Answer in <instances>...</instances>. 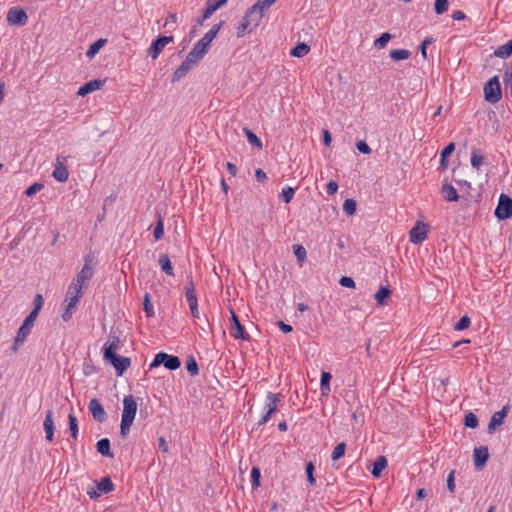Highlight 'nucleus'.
I'll list each match as a JSON object with an SVG mask.
<instances>
[{
	"label": "nucleus",
	"mask_w": 512,
	"mask_h": 512,
	"mask_svg": "<svg viewBox=\"0 0 512 512\" xmlns=\"http://www.w3.org/2000/svg\"><path fill=\"white\" fill-rule=\"evenodd\" d=\"M448 6H449L448 0H435V3H434L435 13L438 15L445 13L448 10Z\"/></svg>",
	"instance_id": "nucleus-48"
},
{
	"label": "nucleus",
	"mask_w": 512,
	"mask_h": 512,
	"mask_svg": "<svg viewBox=\"0 0 512 512\" xmlns=\"http://www.w3.org/2000/svg\"><path fill=\"white\" fill-rule=\"evenodd\" d=\"M447 488L450 493L455 492V471L452 470L447 477Z\"/></svg>",
	"instance_id": "nucleus-56"
},
{
	"label": "nucleus",
	"mask_w": 512,
	"mask_h": 512,
	"mask_svg": "<svg viewBox=\"0 0 512 512\" xmlns=\"http://www.w3.org/2000/svg\"><path fill=\"white\" fill-rule=\"evenodd\" d=\"M331 378H332V376L329 372H323L321 375L320 387H321L322 395H324V396H328V394L330 393Z\"/></svg>",
	"instance_id": "nucleus-34"
},
{
	"label": "nucleus",
	"mask_w": 512,
	"mask_h": 512,
	"mask_svg": "<svg viewBox=\"0 0 512 512\" xmlns=\"http://www.w3.org/2000/svg\"><path fill=\"white\" fill-rule=\"evenodd\" d=\"M507 413L508 406H504L500 411H497L492 415L487 428L489 434H493L494 431L496 430V427L500 426L503 423Z\"/></svg>",
	"instance_id": "nucleus-19"
},
{
	"label": "nucleus",
	"mask_w": 512,
	"mask_h": 512,
	"mask_svg": "<svg viewBox=\"0 0 512 512\" xmlns=\"http://www.w3.org/2000/svg\"><path fill=\"white\" fill-rule=\"evenodd\" d=\"M441 192L443 197L449 202H454L459 199L456 189L451 184L445 183L442 186Z\"/></svg>",
	"instance_id": "nucleus-26"
},
{
	"label": "nucleus",
	"mask_w": 512,
	"mask_h": 512,
	"mask_svg": "<svg viewBox=\"0 0 512 512\" xmlns=\"http://www.w3.org/2000/svg\"><path fill=\"white\" fill-rule=\"evenodd\" d=\"M231 313V322H232V336L235 339L248 340L249 335L245 332L244 327L241 325L236 313L234 310H230Z\"/></svg>",
	"instance_id": "nucleus-15"
},
{
	"label": "nucleus",
	"mask_w": 512,
	"mask_h": 512,
	"mask_svg": "<svg viewBox=\"0 0 512 512\" xmlns=\"http://www.w3.org/2000/svg\"><path fill=\"white\" fill-rule=\"evenodd\" d=\"M28 16L26 12L17 7H12L9 9L7 14V21L11 25H25L27 22Z\"/></svg>",
	"instance_id": "nucleus-14"
},
{
	"label": "nucleus",
	"mask_w": 512,
	"mask_h": 512,
	"mask_svg": "<svg viewBox=\"0 0 512 512\" xmlns=\"http://www.w3.org/2000/svg\"><path fill=\"white\" fill-rule=\"evenodd\" d=\"M495 216L499 220H506L512 217V198L506 194H501L498 205L495 209Z\"/></svg>",
	"instance_id": "nucleus-8"
},
{
	"label": "nucleus",
	"mask_w": 512,
	"mask_h": 512,
	"mask_svg": "<svg viewBox=\"0 0 512 512\" xmlns=\"http://www.w3.org/2000/svg\"><path fill=\"white\" fill-rule=\"evenodd\" d=\"M260 470L258 467H253L251 470V478L253 486L258 487L260 485Z\"/></svg>",
	"instance_id": "nucleus-59"
},
{
	"label": "nucleus",
	"mask_w": 512,
	"mask_h": 512,
	"mask_svg": "<svg viewBox=\"0 0 512 512\" xmlns=\"http://www.w3.org/2000/svg\"><path fill=\"white\" fill-rule=\"evenodd\" d=\"M471 324V320L468 316H463L454 326V329L457 331L464 330L468 328Z\"/></svg>",
	"instance_id": "nucleus-51"
},
{
	"label": "nucleus",
	"mask_w": 512,
	"mask_h": 512,
	"mask_svg": "<svg viewBox=\"0 0 512 512\" xmlns=\"http://www.w3.org/2000/svg\"><path fill=\"white\" fill-rule=\"evenodd\" d=\"M484 98L490 104L498 103L502 98V90L498 76L490 78L483 87Z\"/></svg>",
	"instance_id": "nucleus-5"
},
{
	"label": "nucleus",
	"mask_w": 512,
	"mask_h": 512,
	"mask_svg": "<svg viewBox=\"0 0 512 512\" xmlns=\"http://www.w3.org/2000/svg\"><path fill=\"white\" fill-rule=\"evenodd\" d=\"M84 291L76 289L74 286H70L67 289L66 297L63 303L64 311L62 313V319L67 322L71 319L74 310L76 309Z\"/></svg>",
	"instance_id": "nucleus-3"
},
{
	"label": "nucleus",
	"mask_w": 512,
	"mask_h": 512,
	"mask_svg": "<svg viewBox=\"0 0 512 512\" xmlns=\"http://www.w3.org/2000/svg\"><path fill=\"white\" fill-rule=\"evenodd\" d=\"M277 325L279 329L284 333H289L292 331V326L284 323L283 321H278Z\"/></svg>",
	"instance_id": "nucleus-64"
},
{
	"label": "nucleus",
	"mask_w": 512,
	"mask_h": 512,
	"mask_svg": "<svg viewBox=\"0 0 512 512\" xmlns=\"http://www.w3.org/2000/svg\"><path fill=\"white\" fill-rule=\"evenodd\" d=\"M163 365L168 370H177L181 366V361L177 356L169 355L165 352H159L155 355L153 362L150 364V369Z\"/></svg>",
	"instance_id": "nucleus-7"
},
{
	"label": "nucleus",
	"mask_w": 512,
	"mask_h": 512,
	"mask_svg": "<svg viewBox=\"0 0 512 512\" xmlns=\"http://www.w3.org/2000/svg\"><path fill=\"white\" fill-rule=\"evenodd\" d=\"M427 237L426 226L417 224L410 230V241L413 244L422 243Z\"/></svg>",
	"instance_id": "nucleus-22"
},
{
	"label": "nucleus",
	"mask_w": 512,
	"mask_h": 512,
	"mask_svg": "<svg viewBox=\"0 0 512 512\" xmlns=\"http://www.w3.org/2000/svg\"><path fill=\"white\" fill-rule=\"evenodd\" d=\"M356 147L358 151L363 154H370L372 151L369 145L363 140L358 141L356 143Z\"/></svg>",
	"instance_id": "nucleus-60"
},
{
	"label": "nucleus",
	"mask_w": 512,
	"mask_h": 512,
	"mask_svg": "<svg viewBox=\"0 0 512 512\" xmlns=\"http://www.w3.org/2000/svg\"><path fill=\"white\" fill-rule=\"evenodd\" d=\"M294 254L298 261L302 262L306 259V250L301 245H294Z\"/></svg>",
	"instance_id": "nucleus-54"
},
{
	"label": "nucleus",
	"mask_w": 512,
	"mask_h": 512,
	"mask_svg": "<svg viewBox=\"0 0 512 512\" xmlns=\"http://www.w3.org/2000/svg\"><path fill=\"white\" fill-rule=\"evenodd\" d=\"M42 188H43V184H41V183H34V184H32L31 186H29L26 189L25 194L27 196H29V197L33 196L34 194L39 192Z\"/></svg>",
	"instance_id": "nucleus-57"
},
{
	"label": "nucleus",
	"mask_w": 512,
	"mask_h": 512,
	"mask_svg": "<svg viewBox=\"0 0 512 512\" xmlns=\"http://www.w3.org/2000/svg\"><path fill=\"white\" fill-rule=\"evenodd\" d=\"M310 51V47L306 43H298L292 50L291 55L294 57H303Z\"/></svg>",
	"instance_id": "nucleus-37"
},
{
	"label": "nucleus",
	"mask_w": 512,
	"mask_h": 512,
	"mask_svg": "<svg viewBox=\"0 0 512 512\" xmlns=\"http://www.w3.org/2000/svg\"><path fill=\"white\" fill-rule=\"evenodd\" d=\"M121 341L119 337H112V339L104 346V357L116 354V350L120 347Z\"/></svg>",
	"instance_id": "nucleus-29"
},
{
	"label": "nucleus",
	"mask_w": 512,
	"mask_h": 512,
	"mask_svg": "<svg viewBox=\"0 0 512 512\" xmlns=\"http://www.w3.org/2000/svg\"><path fill=\"white\" fill-rule=\"evenodd\" d=\"M143 309H144L147 317H153L154 316V310H153V306H152V303H151V300H150L149 293H146L144 295Z\"/></svg>",
	"instance_id": "nucleus-46"
},
{
	"label": "nucleus",
	"mask_w": 512,
	"mask_h": 512,
	"mask_svg": "<svg viewBox=\"0 0 512 512\" xmlns=\"http://www.w3.org/2000/svg\"><path fill=\"white\" fill-rule=\"evenodd\" d=\"M495 57L508 58L512 55V39L504 45L499 46L493 53Z\"/></svg>",
	"instance_id": "nucleus-30"
},
{
	"label": "nucleus",
	"mask_w": 512,
	"mask_h": 512,
	"mask_svg": "<svg viewBox=\"0 0 512 512\" xmlns=\"http://www.w3.org/2000/svg\"><path fill=\"white\" fill-rule=\"evenodd\" d=\"M294 194V189L291 187H287L282 190L280 197L286 204H288L292 201Z\"/></svg>",
	"instance_id": "nucleus-50"
},
{
	"label": "nucleus",
	"mask_w": 512,
	"mask_h": 512,
	"mask_svg": "<svg viewBox=\"0 0 512 512\" xmlns=\"http://www.w3.org/2000/svg\"><path fill=\"white\" fill-rule=\"evenodd\" d=\"M186 369L192 376L198 375V373H199L198 364L193 357H189V359L187 360Z\"/></svg>",
	"instance_id": "nucleus-49"
},
{
	"label": "nucleus",
	"mask_w": 512,
	"mask_h": 512,
	"mask_svg": "<svg viewBox=\"0 0 512 512\" xmlns=\"http://www.w3.org/2000/svg\"><path fill=\"white\" fill-rule=\"evenodd\" d=\"M185 296L189 307L198 305L195 288L192 279H189L185 286Z\"/></svg>",
	"instance_id": "nucleus-24"
},
{
	"label": "nucleus",
	"mask_w": 512,
	"mask_h": 512,
	"mask_svg": "<svg viewBox=\"0 0 512 512\" xmlns=\"http://www.w3.org/2000/svg\"><path fill=\"white\" fill-rule=\"evenodd\" d=\"M339 283L341 286L345 287V288H355V281L350 278V277H347V276H342L339 280Z\"/></svg>",
	"instance_id": "nucleus-58"
},
{
	"label": "nucleus",
	"mask_w": 512,
	"mask_h": 512,
	"mask_svg": "<svg viewBox=\"0 0 512 512\" xmlns=\"http://www.w3.org/2000/svg\"><path fill=\"white\" fill-rule=\"evenodd\" d=\"M210 44L207 43L202 38L194 45L193 49L188 53V55L194 59L196 62H199L205 54L208 52Z\"/></svg>",
	"instance_id": "nucleus-17"
},
{
	"label": "nucleus",
	"mask_w": 512,
	"mask_h": 512,
	"mask_svg": "<svg viewBox=\"0 0 512 512\" xmlns=\"http://www.w3.org/2000/svg\"><path fill=\"white\" fill-rule=\"evenodd\" d=\"M198 62L192 59L189 55L186 56V59L180 64V66L174 71L172 74L171 82L175 83L180 81L183 77L187 75V73L195 66Z\"/></svg>",
	"instance_id": "nucleus-11"
},
{
	"label": "nucleus",
	"mask_w": 512,
	"mask_h": 512,
	"mask_svg": "<svg viewBox=\"0 0 512 512\" xmlns=\"http://www.w3.org/2000/svg\"><path fill=\"white\" fill-rule=\"evenodd\" d=\"M454 150H455V144L453 142H451L441 151V157L447 158L448 156H450L453 153Z\"/></svg>",
	"instance_id": "nucleus-61"
},
{
	"label": "nucleus",
	"mask_w": 512,
	"mask_h": 512,
	"mask_svg": "<svg viewBox=\"0 0 512 512\" xmlns=\"http://www.w3.org/2000/svg\"><path fill=\"white\" fill-rule=\"evenodd\" d=\"M88 407L95 421L99 423H103L104 421H106L107 414L99 399H91Z\"/></svg>",
	"instance_id": "nucleus-13"
},
{
	"label": "nucleus",
	"mask_w": 512,
	"mask_h": 512,
	"mask_svg": "<svg viewBox=\"0 0 512 512\" xmlns=\"http://www.w3.org/2000/svg\"><path fill=\"white\" fill-rule=\"evenodd\" d=\"M44 303V299L41 294H37L34 298V309L31 312H35V315L38 316L39 311L41 310Z\"/></svg>",
	"instance_id": "nucleus-55"
},
{
	"label": "nucleus",
	"mask_w": 512,
	"mask_h": 512,
	"mask_svg": "<svg viewBox=\"0 0 512 512\" xmlns=\"http://www.w3.org/2000/svg\"><path fill=\"white\" fill-rule=\"evenodd\" d=\"M159 265L165 274L168 276H174L173 266L167 254H161L159 256Z\"/></svg>",
	"instance_id": "nucleus-28"
},
{
	"label": "nucleus",
	"mask_w": 512,
	"mask_h": 512,
	"mask_svg": "<svg viewBox=\"0 0 512 512\" xmlns=\"http://www.w3.org/2000/svg\"><path fill=\"white\" fill-rule=\"evenodd\" d=\"M137 413V402L132 395H126L123 399V411L120 424V435L126 438Z\"/></svg>",
	"instance_id": "nucleus-1"
},
{
	"label": "nucleus",
	"mask_w": 512,
	"mask_h": 512,
	"mask_svg": "<svg viewBox=\"0 0 512 512\" xmlns=\"http://www.w3.org/2000/svg\"><path fill=\"white\" fill-rule=\"evenodd\" d=\"M345 451H346V444L344 442H341L338 445H336V447L334 448L332 455H331L332 460L337 461L340 458H342L345 454Z\"/></svg>",
	"instance_id": "nucleus-42"
},
{
	"label": "nucleus",
	"mask_w": 512,
	"mask_h": 512,
	"mask_svg": "<svg viewBox=\"0 0 512 512\" xmlns=\"http://www.w3.org/2000/svg\"><path fill=\"white\" fill-rule=\"evenodd\" d=\"M223 24L224 21H221L220 23L212 26V28L202 37V39L205 40L207 43L211 44V42L214 40V38L217 36L218 32L222 28Z\"/></svg>",
	"instance_id": "nucleus-35"
},
{
	"label": "nucleus",
	"mask_w": 512,
	"mask_h": 512,
	"mask_svg": "<svg viewBox=\"0 0 512 512\" xmlns=\"http://www.w3.org/2000/svg\"><path fill=\"white\" fill-rule=\"evenodd\" d=\"M314 464L312 462H308L306 464V474H307V480L311 485H315L316 480L314 477Z\"/></svg>",
	"instance_id": "nucleus-52"
},
{
	"label": "nucleus",
	"mask_w": 512,
	"mask_h": 512,
	"mask_svg": "<svg viewBox=\"0 0 512 512\" xmlns=\"http://www.w3.org/2000/svg\"><path fill=\"white\" fill-rule=\"evenodd\" d=\"M263 18L261 11H258L254 6H251L245 13L237 27V36L243 37L245 33L251 32L258 27Z\"/></svg>",
	"instance_id": "nucleus-2"
},
{
	"label": "nucleus",
	"mask_w": 512,
	"mask_h": 512,
	"mask_svg": "<svg viewBox=\"0 0 512 512\" xmlns=\"http://www.w3.org/2000/svg\"><path fill=\"white\" fill-rule=\"evenodd\" d=\"M66 158L58 156L56 159L55 169L52 173L54 179L59 182H66L69 177V172L64 164Z\"/></svg>",
	"instance_id": "nucleus-16"
},
{
	"label": "nucleus",
	"mask_w": 512,
	"mask_h": 512,
	"mask_svg": "<svg viewBox=\"0 0 512 512\" xmlns=\"http://www.w3.org/2000/svg\"><path fill=\"white\" fill-rule=\"evenodd\" d=\"M92 256H85V263L82 269L77 273L76 277L71 282L70 286H74L76 289L84 290L88 282L91 280L94 274V267L92 265Z\"/></svg>",
	"instance_id": "nucleus-4"
},
{
	"label": "nucleus",
	"mask_w": 512,
	"mask_h": 512,
	"mask_svg": "<svg viewBox=\"0 0 512 512\" xmlns=\"http://www.w3.org/2000/svg\"><path fill=\"white\" fill-rule=\"evenodd\" d=\"M228 0H207L206 9L203 12V19H209L213 13L222 7Z\"/></svg>",
	"instance_id": "nucleus-23"
},
{
	"label": "nucleus",
	"mask_w": 512,
	"mask_h": 512,
	"mask_svg": "<svg viewBox=\"0 0 512 512\" xmlns=\"http://www.w3.org/2000/svg\"><path fill=\"white\" fill-rule=\"evenodd\" d=\"M173 41V36H159L151 43L148 49V55L152 59H157L165 46Z\"/></svg>",
	"instance_id": "nucleus-10"
},
{
	"label": "nucleus",
	"mask_w": 512,
	"mask_h": 512,
	"mask_svg": "<svg viewBox=\"0 0 512 512\" xmlns=\"http://www.w3.org/2000/svg\"><path fill=\"white\" fill-rule=\"evenodd\" d=\"M275 2L276 0H257L253 6L264 15V11L269 9Z\"/></svg>",
	"instance_id": "nucleus-45"
},
{
	"label": "nucleus",
	"mask_w": 512,
	"mask_h": 512,
	"mask_svg": "<svg viewBox=\"0 0 512 512\" xmlns=\"http://www.w3.org/2000/svg\"><path fill=\"white\" fill-rule=\"evenodd\" d=\"M411 53L410 51L406 49H395L390 51V58L393 61H401L408 59L410 57Z\"/></svg>",
	"instance_id": "nucleus-38"
},
{
	"label": "nucleus",
	"mask_w": 512,
	"mask_h": 512,
	"mask_svg": "<svg viewBox=\"0 0 512 512\" xmlns=\"http://www.w3.org/2000/svg\"><path fill=\"white\" fill-rule=\"evenodd\" d=\"M68 423H69V429L71 432V436L73 439H77L78 437V422L73 413H70L68 415Z\"/></svg>",
	"instance_id": "nucleus-39"
},
{
	"label": "nucleus",
	"mask_w": 512,
	"mask_h": 512,
	"mask_svg": "<svg viewBox=\"0 0 512 512\" xmlns=\"http://www.w3.org/2000/svg\"><path fill=\"white\" fill-rule=\"evenodd\" d=\"M473 456L475 468L477 470H481L489 458L488 448L486 446L475 448L473 451Z\"/></svg>",
	"instance_id": "nucleus-18"
},
{
	"label": "nucleus",
	"mask_w": 512,
	"mask_h": 512,
	"mask_svg": "<svg viewBox=\"0 0 512 512\" xmlns=\"http://www.w3.org/2000/svg\"><path fill=\"white\" fill-rule=\"evenodd\" d=\"M104 83L105 80L101 79L91 80L79 88L77 95L84 97L91 92L101 89Z\"/></svg>",
	"instance_id": "nucleus-20"
},
{
	"label": "nucleus",
	"mask_w": 512,
	"mask_h": 512,
	"mask_svg": "<svg viewBox=\"0 0 512 512\" xmlns=\"http://www.w3.org/2000/svg\"><path fill=\"white\" fill-rule=\"evenodd\" d=\"M106 43H107V39H104V38L98 39L97 41H95L94 43H92L89 46V48L86 52V56L90 59L93 58Z\"/></svg>",
	"instance_id": "nucleus-32"
},
{
	"label": "nucleus",
	"mask_w": 512,
	"mask_h": 512,
	"mask_svg": "<svg viewBox=\"0 0 512 512\" xmlns=\"http://www.w3.org/2000/svg\"><path fill=\"white\" fill-rule=\"evenodd\" d=\"M36 318L37 315H35V312H30V314L25 318L24 322L22 323L21 327L17 332L14 343L12 345V350L14 352H16L19 349V346L26 341Z\"/></svg>",
	"instance_id": "nucleus-6"
},
{
	"label": "nucleus",
	"mask_w": 512,
	"mask_h": 512,
	"mask_svg": "<svg viewBox=\"0 0 512 512\" xmlns=\"http://www.w3.org/2000/svg\"><path fill=\"white\" fill-rule=\"evenodd\" d=\"M155 240H160L164 235V222L163 218L159 215L158 221L153 232Z\"/></svg>",
	"instance_id": "nucleus-44"
},
{
	"label": "nucleus",
	"mask_w": 512,
	"mask_h": 512,
	"mask_svg": "<svg viewBox=\"0 0 512 512\" xmlns=\"http://www.w3.org/2000/svg\"><path fill=\"white\" fill-rule=\"evenodd\" d=\"M464 424L468 428H476L478 426L477 416L472 412L467 413L464 418Z\"/></svg>",
	"instance_id": "nucleus-47"
},
{
	"label": "nucleus",
	"mask_w": 512,
	"mask_h": 512,
	"mask_svg": "<svg viewBox=\"0 0 512 512\" xmlns=\"http://www.w3.org/2000/svg\"><path fill=\"white\" fill-rule=\"evenodd\" d=\"M356 208H357V204L354 199H346L343 203V211L348 216L354 215L356 212Z\"/></svg>",
	"instance_id": "nucleus-41"
},
{
	"label": "nucleus",
	"mask_w": 512,
	"mask_h": 512,
	"mask_svg": "<svg viewBox=\"0 0 512 512\" xmlns=\"http://www.w3.org/2000/svg\"><path fill=\"white\" fill-rule=\"evenodd\" d=\"M97 452L102 456L113 458L114 455L110 450V440L108 438H102L96 443Z\"/></svg>",
	"instance_id": "nucleus-25"
},
{
	"label": "nucleus",
	"mask_w": 512,
	"mask_h": 512,
	"mask_svg": "<svg viewBox=\"0 0 512 512\" xmlns=\"http://www.w3.org/2000/svg\"><path fill=\"white\" fill-rule=\"evenodd\" d=\"M392 38V35L388 32L381 34L379 38L374 41V46L378 49L384 48Z\"/></svg>",
	"instance_id": "nucleus-43"
},
{
	"label": "nucleus",
	"mask_w": 512,
	"mask_h": 512,
	"mask_svg": "<svg viewBox=\"0 0 512 512\" xmlns=\"http://www.w3.org/2000/svg\"><path fill=\"white\" fill-rule=\"evenodd\" d=\"M281 394H274L272 392H268L266 395V404L264 406L265 413L262 418L259 420L258 425L265 424L271 416L275 413L278 407V402L280 401Z\"/></svg>",
	"instance_id": "nucleus-9"
},
{
	"label": "nucleus",
	"mask_w": 512,
	"mask_h": 512,
	"mask_svg": "<svg viewBox=\"0 0 512 512\" xmlns=\"http://www.w3.org/2000/svg\"><path fill=\"white\" fill-rule=\"evenodd\" d=\"M484 158L482 155H479L476 153V151H473L471 154V165L479 169V167L483 164Z\"/></svg>",
	"instance_id": "nucleus-53"
},
{
	"label": "nucleus",
	"mask_w": 512,
	"mask_h": 512,
	"mask_svg": "<svg viewBox=\"0 0 512 512\" xmlns=\"http://www.w3.org/2000/svg\"><path fill=\"white\" fill-rule=\"evenodd\" d=\"M255 177L258 182H264L267 179L266 173L260 168L255 171Z\"/></svg>",
	"instance_id": "nucleus-63"
},
{
	"label": "nucleus",
	"mask_w": 512,
	"mask_h": 512,
	"mask_svg": "<svg viewBox=\"0 0 512 512\" xmlns=\"http://www.w3.org/2000/svg\"><path fill=\"white\" fill-rule=\"evenodd\" d=\"M97 488L101 494H107L114 490V484L110 477H103L97 484Z\"/></svg>",
	"instance_id": "nucleus-33"
},
{
	"label": "nucleus",
	"mask_w": 512,
	"mask_h": 512,
	"mask_svg": "<svg viewBox=\"0 0 512 512\" xmlns=\"http://www.w3.org/2000/svg\"><path fill=\"white\" fill-rule=\"evenodd\" d=\"M104 359L113 365L117 371L118 376H121L130 367L131 364L130 358L122 357L117 354L106 356Z\"/></svg>",
	"instance_id": "nucleus-12"
},
{
	"label": "nucleus",
	"mask_w": 512,
	"mask_h": 512,
	"mask_svg": "<svg viewBox=\"0 0 512 512\" xmlns=\"http://www.w3.org/2000/svg\"><path fill=\"white\" fill-rule=\"evenodd\" d=\"M387 467V459L384 456H379L375 462L373 463V469L371 474L375 478H379L381 476L382 471Z\"/></svg>",
	"instance_id": "nucleus-27"
},
{
	"label": "nucleus",
	"mask_w": 512,
	"mask_h": 512,
	"mask_svg": "<svg viewBox=\"0 0 512 512\" xmlns=\"http://www.w3.org/2000/svg\"><path fill=\"white\" fill-rule=\"evenodd\" d=\"M223 24L224 21H221L220 23L212 26V28L202 37V39L205 40L207 43L211 44V42L214 40V38L217 36L218 32L222 28Z\"/></svg>",
	"instance_id": "nucleus-36"
},
{
	"label": "nucleus",
	"mask_w": 512,
	"mask_h": 512,
	"mask_svg": "<svg viewBox=\"0 0 512 512\" xmlns=\"http://www.w3.org/2000/svg\"><path fill=\"white\" fill-rule=\"evenodd\" d=\"M390 294H391V290L388 287H386V286L380 287V289L374 295L375 300L377 301V304L379 306L386 305L387 298L390 296Z\"/></svg>",
	"instance_id": "nucleus-31"
},
{
	"label": "nucleus",
	"mask_w": 512,
	"mask_h": 512,
	"mask_svg": "<svg viewBox=\"0 0 512 512\" xmlns=\"http://www.w3.org/2000/svg\"><path fill=\"white\" fill-rule=\"evenodd\" d=\"M43 428H44V431L46 434V436H45L46 440L51 442L54 438V430H55L52 410H48L46 412L45 419L43 422Z\"/></svg>",
	"instance_id": "nucleus-21"
},
{
	"label": "nucleus",
	"mask_w": 512,
	"mask_h": 512,
	"mask_svg": "<svg viewBox=\"0 0 512 512\" xmlns=\"http://www.w3.org/2000/svg\"><path fill=\"white\" fill-rule=\"evenodd\" d=\"M245 135L247 136V139H248V142L254 146H256L257 148L259 149H262V142L261 140L257 137L256 134H254L250 129L248 128H244L243 129Z\"/></svg>",
	"instance_id": "nucleus-40"
},
{
	"label": "nucleus",
	"mask_w": 512,
	"mask_h": 512,
	"mask_svg": "<svg viewBox=\"0 0 512 512\" xmlns=\"http://www.w3.org/2000/svg\"><path fill=\"white\" fill-rule=\"evenodd\" d=\"M337 190H338V184L333 180L329 181L327 184V193L329 195H334L337 192Z\"/></svg>",
	"instance_id": "nucleus-62"
}]
</instances>
